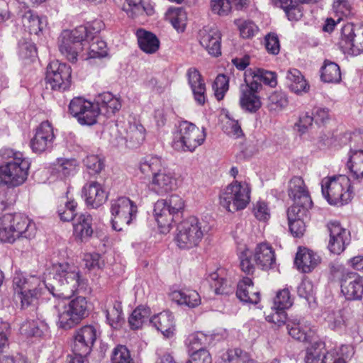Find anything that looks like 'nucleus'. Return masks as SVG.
I'll return each mask as SVG.
<instances>
[{"instance_id":"nucleus-24","label":"nucleus","mask_w":363,"mask_h":363,"mask_svg":"<svg viewBox=\"0 0 363 363\" xmlns=\"http://www.w3.org/2000/svg\"><path fill=\"white\" fill-rule=\"evenodd\" d=\"M86 204L93 208L101 206L107 199V194L98 182H91L83 188Z\"/></svg>"},{"instance_id":"nucleus-32","label":"nucleus","mask_w":363,"mask_h":363,"mask_svg":"<svg viewBox=\"0 0 363 363\" xmlns=\"http://www.w3.org/2000/svg\"><path fill=\"white\" fill-rule=\"evenodd\" d=\"M165 168L164 162L160 157L147 155L141 159L139 163L140 172L145 177H155Z\"/></svg>"},{"instance_id":"nucleus-36","label":"nucleus","mask_w":363,"mask_h":363,"mask_svg":"<svg viewBox=\"0 0 363 363\" xmlns=\"http://www.w3.org/2000/svg\"><path fill=\"white\" fill-rule=\"evenodd\" d=\"M172 297L179 304H184L189 308H195L201 303V297L195 290L176 291L172 293Z\"/></svg>"},{"instance_id":"nucleus-26","label":"nucleus","mask_w":363,"mask_h":363,"mask_svg":"<svg viewBox=\"0 0 363 363\" xmlns=\"http://www.w3.org/2000/svg\"><path fill=\"white\" fill-rule=\"evenodd\" d=\"M187 77L194 99L199 105H203L206 101V84L200 72L195 68H190L187 72Z\"/></svg>"},{"instance_id":"nucleus-12","label":"nucleus","mask_w":363,"mask_h":363,"mask_svg":"<svg viewBox=\"0 0 363 363\" xmlns=\"http://www.w3.org/2000/svg\"><path fill=\"white\" fill-rule=\"evenodd\" d=\"M111 223L115 230L121 231L128 225L137 213V206L127 197L111 202Z\"/></svg>"},{"instance_id":"nucleus-51","label":"nucleus","mask_w":363,"mask_h":363,"mask_svg":"<svg viewBox=\"0 0 363 363\" xmlns=\"http://www.w3.org/2000/svg\"><path fill=\"white\" fill-rule=\"evenodd\" d=\"M123 9L127 15L135 18V17L145 13V8L143 4V0H125Z\"/></svg>"},{"instance_id":"nucleus-46","label":"nucleus","mask_w":363,"mask_h":363,"mask_svg":"<svg viewBox=\"0 0 363 363\" xmlns=\"http://www.w3.org/2000/svg\"><path fill=\"white\" fill-rule=\"evenodd\" d=\"M210 337L202 333H196L190 335L186 340V345L189 352L206 350L204 347L209 343Z\"/></svg>"},{"instance_id":"nucleus-19","label":"nucleus","mask_w":363,"mask_h":363,"mask_svg":"<svg viewBox=\"0 0 363 363\" xmlns=\"http://www.w3.org/2000/svg\"><path fill=\"white\" fill-rule=\"evenodd\" d=\"M341 291L348 300H360L363 296V277L347 272L340 279Z\"/></svg>"},{"instance_id":"nucleus-42","label":"nucleus","mask_w":363,"mask_h":363,"mask_svg":"<svg viewBox=\"0 0 363 363\" xmlns=\"http://www.w3.org/2000/svg\"><path fill=\"white\" fill-rule=\"evenodd\" d=\"M240 104L242 109L250 113L256 112L262 106L259 96L247 91H240Z\"/></svg>"},{"instance_id":"nucleus-35","label":"nucleus","mask_w":363,"mask_h":363,"mask_svg":"<svg viewBox=\"0 0 363 363\" xmlns=\"http://www.w3.org/2000/svg\"><path fill=\"white\" fill-rule=\"evenodd\" d=\"M206 279L216 294L228 295L233 293L231 283L222 277L218 271L208 274Z\"/></svg>"},{"instance_id":"nucleus-58","label":"nucleus","mask_w":363,"mask_h":363,"mask_svg":"<svg viewBox=\"0 0 363 363\" xmlns=\"http://www.w3.org/2000/svg\"><path fill=\"white\" fill-rule=\"evenodd\" d=\"M252 252L249 250H244L240 255L241 270L247 274H252L255 271V265L252 262Z\"/></svg>"},{"instance_id":"nucleus-63","label":"nucleus","mask_w":363,"mask_h":363,"mask_svg":"<svg viewBox=\"0 0 363 363\" xmlns=\"http://www.w3.org/2000/svg\"><path fill=\"white\" fill-rule=\"evenodd\" d=\"M21 330L30 336L40 337L43 334L38 323L35 320L24 322L21 327Z\"/></svg>"},{"instance_id":"nucleus-60","label":"nucleus","mask_w":363,"mask_h":363,"mask_svg":"<svg viewBox=\"0 0 363 363\" xmlns=\"http://www.w3.org/2000/svg\"><path fill=\"white\" fill-rule=\"evenodd\" d=\"M325 320L329 327L333 330L342 329L345 325V320L340 311L328 313Z\"/></svg>"},{"instance_id":"nucleus-23","label":"nucleus","mask_w":363,"mask_h":363,"mask_svg":"<svg viewBox=\"0 0 363 363\" xmlns=\"http://www.w3.org/2000/svg\"><path fill=\"white\" fill-rule=\"evenodd\" d=\"M289 196L296 203L312 207L313 202L301 177H294L289 184Z\"/></svg>"},{"instance_id":"nucleus-45","label":"nucleus","mask_w":363,"mask_h":363,"mask_svg":"<svg viewBox=\"0 0 363 363\" xmlns=\"http://www.w3.org/2000/svg\"><path fill=\"white\" fill-rule=\"evenodd\" d=\"M150 310L143 306L136 308L128 318L130 326L133 330H137L146 323L150 316Z\"/></svg>"},{"instance_id":"nucleus-52","label":"nucleus","mask_w":363,"mask_h":363,"mask_svg":"<svg viewBox=\"0 0 363 363\" xmlns=\"http://www.w3.org/2000/svg\"><path fill=\"white\" fill-rule=\"evenodd\" d=\"M111 363H135L125 346L116 347L111 355Z\"/></svg>"},{"instance_id":"nucleus-2","label":"nucleus","mask_w":363,"mask_h":363,"mask_svg":"<svg viewBox=\"0 0 363 363\" xmlns=\"http://www.w3.org/2000/svg\"><path fill=\"white\" fill-rule=\"evenodd\" d=\"M46 289L54 296L67 299L77 291L80 285L78 269L68 263L54 264L48 273L45 274Z\"/></svg>"},{"instance_id":"nucleus-10","label":"nucleus","mask_w":363,"mask_h":363,"mask_svg":"<svg viewBox=\"0 0 363 363\" xmlns=\"http://www.w3.org/2000/svg\"><path fill=\"white\" fill-rule=\"evenodd\" d=\"M250 189L247 184L235 181L220 194V203L227 211L244 209L250 202Z\"/></svg>"},{"instance_id":"nucleus-44","label":"nucleus","mask_w":363,"mask_h":363,"mask_svg":"<svg viewBox=\"0 0 363 363\" xmlns=\"http://www.w3.org/2000/svg\"><path fill=\"white\" fill-rule=\"evenodd\" d=\"M333 9L337 16V20L327 18L325 23H340L347 20L351 13L350 5L347 0H334Z\"/></svg>"},{"instance_id":"nucleus-64","label":"nucleus","mask_w":363,"mask_h":363,"mask_svg":"<svg viewBox=\"0 0 363 363\" xmlns=\"http://www.w3.org/2000/svg\"><path fill=\"white\" fill-rule=\"evenodd\" d=\"M265 48L269 53L277 55L280 50L278 36L275 33H269L265 37Z\"/></svg>"},{"instance_id":"nucleus-49","label":"nucleus","mask_w":363,"mask_h":363,"mask_svg":"<svg viewBox=\"0 0 363 363\" xmlns=\"http://www.w3.org/2000/svg\"><path fill=\"white\" fill-rule=\"evenodd\" d=\"M97 33L94 39H89L86 42L92 41L89 45V56L90 58L103 57L106 55V43L101 40Z\"/></svg>"},{"instance_id":"nucleus-62","label":"nucleus","mask_w":363,"mask_h":363,"mask_svg":"<svg viewBox=\"0 0 363 363\" xmlns=\"http://www.w3.org/2000/svg\"><path fill=\"white\" fill-rule=\"evenodd\" d=\"M273 313L266 315V320L268 322L274 323L275 325L280 327L286 323V314L285 310H279L272 308Z\"/></svg>"},{"instance_id":"nucleus-57","label":"nucleus","mask_w":363,"mask_h":363,"mask_svg":"<svg viewBox=\"0 0 363 363\" xmlns=\"http://www.w3.org/2000/svg\"><path fill=\"white\" fill-rule=\"evenodd\" d=\"M311 207H305L302 203H296L294 202V204L288 209L287 216L288 220H296L301 218L303 220V217L306 216L308 209Z\"/></svg>"},{"instance_id":"nucleus-27","label":"nucleus","mask_w":363,"mask_h":363,"mask_svg":"<svg viewBox=\"0 0 363 363\" xmlns=\"http://www.w3.org/2000/svg\"><path fill=\"white\" fill-rule=\"evenodd\" d=\"M253 260L262 269L271 268L275 262V255L272 246L266 242L257 245L253 255Z\"/></svg>"},{"instance_id":"nucleus-56","label":"nucleus","mask_w":363,"mask_h":363,"mask_svg":"<svg viewBox=\"0 0 363 363\" xmlns=\"http://www.w3.org/2000/svg\"><path fill=\"white\" fill-rule=\"evenodd\" d=\"M211 6L212 11L220 16H228L232 9L230 0H211Z\"/></svg>"},{"instance_id":"nucleus-30","label":"nucleus","mask_w":363,"mask_h":363,"mask_svg":"<svg viewBox=\"0 0 363 363\" xmlns=\"http://www.w3.org/2000/svg\"><path fill=\"white\" fill-rule=\"evenodd\" d=\"M347 169L352 173L354 179H363V150L357 149L355 145L351 146L348 152V160L346 163Z\"/></svg>"},{"instance_id":"nucleus-54","label":"nucleus","mask_w":363,"mask_h":363,"mask_svg":"<svg viewBox=\"0 0 363 363\" xmlns=\"http://www.w3.org/2000/svg\"><path fill=\"white\" fill-rule=\"evenodd\" d=\"M77 203L74 201H67L65 205L60 206L58 214L60 219L63 221H71L76 216Z\"/></svg>"},{"instance_id":"nucleus-21","label":"nucleus","mask_w":363,"mask_h":363,"mask_svg":"<svg viewBox=\"0 0 363 363\" xmlns=\"http://www.w3.org/2000/svg\"><path fill=\"white\" fill-rule=\"evenodd\" d=\"M97 332L93 325H85L77 330L72 345L73 352L89 354L96 340Z\"/></svg>"},{"instance_id":"nucleus-11","label":"nucleus","mask_w":363,"mask_h":363,"mask_svg":"<svg viewBox=\"0 0 363 363\" xmlns=\"http://www.w3.org/2000/svg\"><path fill=\"white\" fill-rule=\"evenodd\" d=\"M206 137L204 128H199L195 124L182 121L179 124L178 137L174 141L175 149L193 152L201 145Z\"/></svg>"},{"instance_id":"nucleus-18","label":"nucleus","mask_w":363,"mask_h":363,"mask_svg":"<svg viewBox=\"0 0 363 363\" xmlns=\"http://www.w3.org/2000/svg\"><path fill=\"white\" fill-rule=\"evenodd\" d=\"M115 129L118 132L116 139L124 140L130 143L132 147L141 144L145 140V128L140 124L130 123H120L116 124ZM114 130V128L113 129Z\"/></svg>"},{"instance_id":"nucleus-8","label":"nucleus","mask_w":363,"mask_h":363,"mask_svg":"<svg viewBox=\"0 0 363 363\" xmlns=\"http://www.w3.org/2000/svg\"><path fill=\"white\" fill-rule=\"evenodd\" d=\"M206 232L204 221L191 216L179 223L174 241L181 249H190L199 245Z\"/></svg>"},{"instance_id":"nucleus-4","label":"nucleus","mask_w":363,"mask_h":363,"mask_svg":"<svg viewBox=\"0 0 363 363\" xmlns=\"http://www.w3.org/2000/svg\"><path fill=\"white\" fill-rule=\"evenodd\" d=\"M35 233V223L21 213L5 214L0 218L1 242L12 243L21 238L31 239Z\"/></svg>"},{"instance_id":"nucleus-28","label":"nucleus","mask_w":363,"mask_h":363,"mask_svg":"<svg viewBox=\"0 0 363 363\" xmlns=\"http://www.w3.org/2000/svg\"><path fill=\"white\" fill-rule=\"evenodd\" d=\"M237 297L242 301L256 304L259 301V292L253 286L249 277H244L238 284L236 291Z\"/></svg>"},{"instance_id":"nucleus-29","label":"nucleus","mask_w":363,"mask_h":363,"mask_svg":"<svg viewBox=\"0 0 363 363\" xmlns=\"http://www.w3.org/2000/svg\"><path fill=\"white\" fill-rule=\"evenodd\" d=\"M150 323L160 331L165 337L173 336L175 330L174 317L169 311L162 312L154 315L150 319Z\"/></svg>"},{"instance_id":"nucleus-39","label":"nucleus","mask_w":363,"mask_h":363,"mask_svg":"<svg viewBox=\"0 0 363 363\" xmlns=\"http://www.w3.org/2000/svg\"><path fill=\"white\" fill-rule=\"evenodd\" d=\"M286 328L289 334L294 339L306 342L309 340V328L300 320H292L286 323Z\"/></svg>"},{"instance_id":"nucleus-6","label":"nucleus","mask_w":363,"mask_h":363,"mask_svg":"<svg viewBox=\"0 0 363 363\" xmlns=\"http://www.w3.org/2000/svg\"><path fill=\"white\" fill-rule=\"evenodd\" d=\"M321 190L323 197L333 206L346 204L353 196L350 179L342 174L323 178Z\"/></svg>"},{"instance_id":"nucleus-14","label":"nucleus","mask_w":363,"mask_h":363,"mask_svg":"<svg viewBox=\"0 0 363 363\" xmlns=\"http://www.w3.org/2000/svg\"><path fill=\"white\" fill-rule=\"evenodd\" d=\"M69 110L80 124L86 125L95 124L101 113L99 105L81 97L74 98L70 101Z\"/></svg>"},{"instance_id":"nucleus-22","label":"nucleus","mask_w":363,"mask_h":363,"mask_svg":"<svg viewBox=\"0 0 363 363\" xmlns=\"http://www.w3.org/2000/svg\"><path fill=\"white\" fill-rule=\"evenodd\" d=\"M176 186V179L166 167L152 178L149 189L160 196L172 191Z\"/></svg>"},{"instance_id":"nucleus-50","label":"nucleus","mask_w":363,"mask_h":363,"mask_svg":"<svg viewBox=\"0 0 363 363\" xmlns=\"http://www.w3.org/2000/svg\"><path fill=\"white\" fill-rule=\"evenodd\" d=\"M293 304V301L288 289H284L277 292L274 299V308L279 310L289 308Z\"/></svg>"},{"instance_id":"nucleus-1","label":"nucleus","mask_w":363,"mask_h":363,"mask_svg":"<svg viewBox=\"0 0 363 363\" xmlns=\"http://www.w3.org/2000/svg\"><path fill=\"white\" fill-rule=\"evenodd\" d=\"M12 288L13 298L19 301V308L30 314H38L39 298L46 288V281L33 275L16 272Z\"/></svg>"},{"instance_id":"nucleus-13","label":"nucleus","mask_w":363,"mask_h":363,"mask_svg":"<svg viewBox=\"0 0 363 363\" xmlns=\"http://www.w3.org/2000/svg\"><path fill=\"white\" fill-rule=\"evenodd\" d=\"M71 67L58 60L51 62L47 67L45 80L51 89L65 91L71 84Z\"/></svg>"},{"instance_id":"nucleus-48","label":"nucleus","mask_w":363,"mask_h":363,"mask_svg":"<svg viewBox=\"0 0 363 363\" xmlns=\"http://www.w3.org/2000/svg\"><path fill=\"white\" fill-rule=\"evenodd\" d=\"M325 352V345L320 342H315L306 349V363H322L321 359Z\"/></svg>"},{"instance_id":"nucleus-43","label":"nucleus","mask_w":363,"mask_h":363,"mask_svg":"<svg viewBox=\"0 0 363 363\" xmlns=\"http://www.w3.org/2000/svg\"><path fill=\"white\" fill-rule=\"evenodd\" d=\"M77 166V161L74 159H58L54 164V172L64 179L73 174Z\"/></svg>"},{"instance_id":"nucleus-61","label":"nucleus","mask_w":363,"mask_h":363,"mask_svg":"<svg viewBox=\"0 0 363 363\" xmlns=\"http://www.w3.org/2000/svg\"><path fill=\"white\" fill-rule=\"evenodd\" d=\"M253 212L255 216L259 220L266 221L270 218L269 208L264 201H257L254 206Z\"/></svg>"},{"instance_id":"nucleus-15","label":"nucleus","mask_w":363,"mask_h":363,"mask_svg":"<svg viewBox=\"0 0 363 363\" xmlns=\"http://www.w3.org/2000/svg\"><path fill=\"white\" fill-rule=\"evenodd\" d=\"M341 43L352 55L363 52V24H344L341 28Z\"/></svg>"},{"instance_id":"nucleus-59","label":"nucleus","mask_w":363,"mask_h":363,"mask_svg":"<svg viewBox=\"0 0 363 363\" xmlns=\"http://www.w3.org/2000/svg\"><path fill=\"white\" fill-rule=\"evenodd\" d=\"M226 116L228 117V115ZM223 130L228 135L235 138H240L243 135L238 121L230 118H228V120L223 125Z\"/></svg>"},{"instance_id":"nucleus-17","label":"nucleus","mask_w":363,"mask_h":363,"mask_svg":"<svg viewBox=\"0 0 363 363\" xmlns=\"http://www.w3.org/2000/svg\"><path fill=\"white\" fill-rule=\"evenodd\" d=\"M54 139L51 123L48 121H43L37 128L35 135L30 140V147L34 152L41 153L52 147Z\"/></svg>"},{"instance_id":"nucleus-38","label":"nucleus","mask_w":363,"mask_h":363,"mask_svg":"<svg viewBox=\"0 0 363 363\" xmlns=\"http://www.w3.org/2000/svg\"><path fill=\"white\" fill-rule=\"evenodd\" d=\"M92 233L91 216L85 214L79 216L77 222L74 223V235L83 241L89 238Z\"/></svg>"},{"instance_id":"nucleus-34","label":"nucleus","mask_w":363,"mask_h":363,"mask_svg":"<svg viewBox=\"0 0 363 363\" xmlns=\"http://www.w3.org/2000/svg\"><path fill=\"white\" fill-rule=\"evenodd\" d=\"M103 311L106 315L107 323L113 328L121 325L123 320L121 303L118 301H106Z\"/></svg>"},{"instance_id":"nucleus-40","label":"nucleus","mask_w":363,"mask_h":363,"mask_svg":"<svg viewBox=\"0 0 363 363\" xmlns=\"http://www.w3.org/2000/svg\"><path fill=\"white\" fill-rule=\"evenodd\" d=\"M288 103V98L284 92L275 91L268 96L267 107L269 112L277 113L286 108Z\"/></svg>"},{"instance_id":"nucleus-41","label":"nucleus","mask_w":363,"mask_h":363,"mask_svg":"<svg viewBox=\"0 0 363 363\" xmlns=\"http://www.w3.org/2000/svg\"><path fill=\"white\" fill-rule=\"evenodd\" d=\"M322 81L327 83H337L341 80L340 67L335 62L325 60L321 68Z\"/></svg>"},{"instance_id":"nucleus-47","label":"nucleus","mask_w":363,"mask_h":363,"mask_svg":"<svg viewBox=\"0 0 363 363\" xmlns=\"http://www.w3.org/2000/svg\"><path fill=\"white\" fill-rule=\"evenodd\" d=\"M247 72L252 77L257 78L261 82L271 87H274L277 84V74L274 72L256 68L249 69Z\"/></svg>"},{"instance_id":"nucleus-5","label":"nucleus","mask_w":363,"mask_h":363,"mask_svg":"<svg viewBox=\"0 0 363 363\" xmlns=\"http://www.w3.org/2000/svg\"><path fill=\"white\" fill-rule=\"evenodd\" d=\"M0 156L4 160L6 179L9 187L22 185L27 179L30 166L29 160L22 152L10 148H4L0 151Z\"/></svg>"},{"instance_id":"nucleus-20","label":"nucleus","mask_w":363,"mask_h":363,"mask_svg":"<svg viewBox=\"0 0 363 363\" xmlns=\"http://www.w3.org/2000/svg\"><path fill=\"white\" fill-rule=\"evenodd\" d=\"M328 228L330 233L328 249L331 252L339 255L350 242V232L336 221L330 222Z\"/></svg>"},{"instance_id":"nucleus-37","label":"nucleus","mask_w":363,"mask_h":363,"mask_svg":"<svg viewBox=\"0 0 363 363\" xmlns=\"http://www.w3.org/2000/svg\"><path fill=\"white\" fill-rule=\"evenodd\" d=\"M272 2L282 8L290 21H298L303 16L302 7L294 0H271Z\"/></svg>"},{"instance_id":"nucleus-3","label":"nucleus","mask_w":363,"mask_h":363,"mask_svg":"<svg viewBox=\"0 0 363 363\" xmlns=\"http://www.w3.org/2000/svg\"><path fill=\"white\" fill-rule=\"evenodd\" d=\"M101 30V24H81L74 30H64L58 38L59 50L69 61L75 62L84 43Z\"/></svg>"},{"instance_id":"nucleus-16","label":"nucleus","mask_w":363,"mask_h":363,"mask_svg":"<svg viewBox=\"0 0 363 363\" xmlns=\"http://www.w3.org/2000/svg\"><path fill=\"white\" fill-rule=\"evenodd\" d=\"M199 40L209 55L218 57L221 55V33L215 25L206 24L199 32Z\"/></svg>"},{"instance_id":"nucleus-25","label":"nucleus","mask_w":363,"mask_h":363,"mask_svg":"<svg viewBox=\"0 0 363 363\" xmlns=\"http://www.w3.org/2000/svg\"><path fill=\"white\" fill-rule=\"evenodd\" d=\"M294 262L299 270L308 273L320 264V257L312 250L299 248Z\"/></svg>"},{"instance_id":"nucleus-31","label":"nucleus","mask_w":363,"mask_h":363,"mask_svg":"<svg viewBox=\"0 0 363 363\" xmlns=\"http://www.w3.org/2000/svg\"><path fill=\"white\" fill-rule=\"evenodd\" d=\"M136 36L139 48L144 52L154 54L159 50L160 42L152 32L140 28L137 30Z\"/></svg>"},{"instance_id":"nucleus-7","label":"nucleus","mask_w":363,"mask_h":363,"mask_svg":"<svg viewBox=\"0 0 363 363\" xmlns=\"http://www.w3.org/2000/svg\"><path fill=\"white\" fill-rule=\"evenodd\" d=\"M54 307L57 311L58 326L65 330L74 328L87 315V301L83 296H78L67 303L58 301Z\"/></svg>"},{"instance_id":"nucleus-9","label":"nucleus","mask_w":363,"mask_h":363,"mask_svg":"<svg viewBox=\"0 0 363 363\" xmlns=\"http://www.w3.org/2000/svg\"><path fill=\"white\" fill-rule=\"evenodd\" d=\"M184 206V201L177 194H172L166 199L158 200L155 203L154 215L162 232L169 230L174 216L182 213Z\"/></svg>"},{"instance_id":"nucleus-55","label":"nucleus","mask_w":363,"mask_h":363,"mask_svg":"<svg viewBox=\"0 0 363 363\" xmlns=\"http://www.w3.org/2000/svg\"><path fill=\"white\" fill-rule=\"evenodd\" d=\"M166 20L169 23H184L187 21V13L182 7L169 8L165 13Z\"/></svg>"},{"instance_id":"nucleus-33","label":"nucleus","mask_w":363,"mask_h":363,"mask_svg":"<svg viewBox=\"0 0 363 363\" xmlns=\"http://www.w3.org/2000/svg\"><path fill=\"white\" fill-rule=\"evenodd\" d=\"M286 79L289 89L295 94H302L309 91L310 86L299 70L296 69H289L287 72Z\"/></svg>"},{"instance_id":"nucleus-53","label":"nucleus","mask_w":363,"mask_h":363,"mask_svg":"<svg viewBox=\"0 0 363 363\" xmlns=\"http://www.w3.org/2000/svg\"><path fill=\"white\" fill-rule=\"evenodd\" d=\"M229 80L225 74H218L213 84V89L215 91V96L218 100H221L224 97L225 93L228 90Z\"/></svg>"}]
</instances>
